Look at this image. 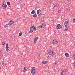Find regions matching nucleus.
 Returning <instances> with one entry per match:
<instances>
[{
	"instance_id": "obj_1",
	"label": "nucleus",
	"mask_w": 75,
	"mask_h": 75,
	"mask_svg": "<svg viewBox=\"0 0 75 75\" xmlns=\"http://www.w3.org/2000/svg\"><path fill=\"white\" fill-rule=\"evenodd\" d=\"M64 25L65 26V27L67 28H69V22L68 21H65L64 23Z\"/></svg>"
},
{
	"instance_id": "obj_2",
	"label": "nucleus",
	"mask_w": 75,
	"mask_h": 75,
	"mask_svg": "<svg viewBox=\"0 0 75 75\" xmlns=\"http://www.w3.org/2000/svg\"><path fill=\"white\" fill-rule=\"evenodd\" d=\"M31 73L32 74V75H36V72L34 67H33V68L32 69Z\"/></svg>"
},
{
	"instance_id": "obj_3",
	"label": "nucleus",
	"mask_w": 75,
	"mask_h": 75,
	"mask_svg": "<svg viewBox=\"0 0 75 75\" xmlns=\"http://www.w3.org/2000/svg\"><path fill=\"white\" fill-rule=\"evenodd\" d=\"M62 27V26L60 24H58L57 25L56 28L57 29H61Z\"/></svg>"
},
{
	"instance_id": "obj_4",
	"label": "nucleus",
	"mask_w": 75,
	"mask_h": 75,
	"mask_svg": "<svg viewBox=\"0 0 75 75\" xmlns=\"http://www.w3.org/2000/svg\"><path fill=\"white\" fill-rule=\"evenodd\" d=\"M37 12L38 13V17L40 16H41V9L38 10Z\"/></svg>"
},
{
	"instance_id": "obj_5",
	"label": "nucleus",
	"mask_w": 75,
	"mask_h": 75,
	"mask_svg": "<svg viewBox=\"0 0 75 75\" xmlns=\"http://www.w3.org/2000/svg\"><path fill=\"white\" fill-rule=\"evenodd\" d=\"M14 24V21L11 20L10 21L9 23H8V25H11L12 24Z\"/></svg>"
},
{
	"instance_id": "obj_6",
	"label": "nucleus",
	"mask_w": 75,
	"mask_h": 75,
	"mask_svg": "<svg viewBox=\"0 0 75 75\" xmlns=\"http://www.w3.org/2000/svg\"><path fill=\"white\" fill-rule=\"evenodd\" d=\"M2 7L3 8H4V9H5L6 8H7V5L6 4H4L2 5Z\"/></svg>"
},
{
	"instance_id": "obj_7",
	"label": "nucleus",
	"mask_w": 75,
	"mask_h": 75,
	"mask_svg": "<svg viewBox=\"0 0 75 75\" xmlns=\"http://www.w3.org/2000/svg\"><path fill=\"white\" fill-rule=\"evenodd\" d=\"M33 31H34V28H30V30L29 32V33H32Z\"/></svg>"
},
{
	"instance_id": "obj_8",
	"label": "nucleus",
	"mask_w": 75,
	"mask_h": 75,
	"mask_svg": "<svg viewBox=\"0 0 75 75\" xmlns=\"http://www.w3.org/2000/svg\"><path fill=\"white\" fill-rule=\"evenodd\" d=\"M68 69H63L62 72H67Z\"/></svg>"
},
{
	"instance_id": "obj_9",
	"label": "nucleus",
	"mask_w": 75,
	"mask_h": 75,
	"mask_svg": "<svg viewBox=\"0 0 75 75\" xmlns=\"http://www.w3.org/2000/svg\"><path fill=\"white\" fill-rule=\"evenodd\" d=\"M53 43L54 44H57L58 43V41H57V40H54L53 41Z\"/></svg>"
},
{
	"instance_id": "obj_10",
	"label": "nucleus",
	"mask_w": 75,
	"mask_h": 75,
	"mask_svg": "<svg viewBox=\"0 0 75 75\" xmlns=\"http://www.w3.org/2000/svg\"><path fill=\"white\" fill-rule=\"evenodd\" d=\"M6 51H7V52H8V51H10V48L9 47H6Z\"/></svg>"
},
{
	"instance_id": "obj_11",
	"label": "nucleus",
	"mask_w": 75,
	"mask_h": 75,
	"mask_svg": "<svg viewBox=\"0 0 75 75\" xmlns=\"http://www.w3.org/2000/svg\"><path fill=\"white\" fill-rule=\"evenodd\" d=\"M49 54L50 55H53V54H54V52L53 51H50V52H49Z\"/></svg>"
},
{
	"instance_id": "obj_12",
	"label": "nucleus",
	"mask_w": 75,
	"mask_h": 75,
	"mask_svg": "<svg viewBox=\"0 0 75 75\" xmlns=\"http://www.w3.org/2000/svg\"><path fill=\"white\" fill-rule=\"evenodd\" d=\"M38 37H36L35 39H34V42H37V41L38 40Z\"/></svg>"
},
{
	"instance_id": "obj_13",
	"label": "nucleus",
	"mask_w": 75,
	"mask_h": 75,
	"mask_svg": "<svg viewBox=\"0 0 75 75\" xmlns=\"http://www.w3.org/2000/svg\"><path fill=\"white\" fill-rule=\"evenodd\" d=\"M65 55L67 57H69V54L68 53H65Z\"/></svg>"
},
{
	"instance_id": "obj_14",
	"label": "nucleus",
	"mask_w": 75,
	"mask_h": 75,
	"mask_svg": "<svg viewBox=\"0 0 75 75\" xmlns=\"http://www.w3.org/2000/svg\"><path fill=\"white\" fill-rule=\"evenodd\" d=\"M37 14H36V13H34V14L33 15V17H37Z\"/></svg>"
},
{
	"instance_id": "obj_15",
	"label": "nucleus",
	"mask_w": 75,
	"mask_h": 75,
	"mask_svg": "<svg viewBox=\"0 0 75 75\" xmlns=\"http://www.w3.org/2000/svg\"><path fill=\"white\" fill-rule=\"evenodd\" d=\"M35 10H33L31 12V13L32 14H34V13H35Z\"/></svg>"
},
{
	"instance_id": "obj_16",
	"label": "nucleus",
	"mask_w": 75,
	"mask_h": 75,
	"mask_svg": "<svg viewBox=\"0 0 75 75\" xmlns=\"http://www.w3.org/2000/svg\"><path fill=\"white\" fill-rule=\"evenodd\" d=\"M73 58H74V60L75 61V53H74L72 56Z\"/></svg>"
},
{
	"instance_id": "obj_17",
	"label": "nucleus",
	"mask_w": 75,
	"mask_h": 75,
	"mask_svg": "<svg viewBox=\"0 0 75 75\" xmlns=\"http://www.w3.org/2000/svg\"><path fill=\"white\" fill-rule=\"evenodd\" d=\"M27 71V69L25 67H24V68L23 71L24 72H26V71Z\"/></svg>"
},
{
	"instance_id": "obj_18",
	"label": "nucleus",
	"mask_w": 75,
	"mask_h": 75,
	"mask_svg": "<svg viewBox=\"0 0 75 75\" xmlns=\"http://www.w3.org/2000/svg\"><path fill=\"white\" fill-rule=\"evenodd\" d=\"M43 64H47V62H48V61H43Z\"/></svg>"
},
{
	"instance_id": "obj_19",
	"label": "nucleus",
	"mask_w": 75,
	"mask_h": 75,
	"mask_svg": "<svg viewBox=\"0 0 75 75\" xmlns=\"http://www.w3.org/2000/svg\"><path fill=\"white\" fill-rule=\"evenodd\" d=\"M7 4L8 5V6H10V3L8 2H7Z\"/></svg>"
},
{
	"instance_id": "obj_20",
	"label": "nucleus",
	"mask_w": 75,
	"mask_h": 75,
	"mask_svg": "<svg viewBox=\"0 0 75 75\" xmlns=\"http://www.w3.org/2000/svg\"><path fill=\"white\" fill-rule=\"evenodd\" d=\"M64 73H63V72H61L60 73V75H64Z\"/></svg>"
},
{
	"instance_id": "obj_21",
	"label": "nucleus",
	"mask_w": 75,
	"mask_h": 75,
	"mask_svg": "<svg viewBox=\"0 0 75 75\" xmlns=\"http://www.w3.org/2000/svg\"><path fill=\"white\" fill-rule=\"evenodd\" d=\"M22 34H23V33H19V36H21L22 35Z\"/></svg>"
},
{
	"instance_id": "obj_22",
	"label": "nucleus",
	"mask_w": 75,
	"mask_h": 75,
	"mask_svg": "<svg viewBox=\"0 0 75 75\" xmlns=\"http://www.w3.org/2000/svg\"><path fill=\"white\" fill-rule=\"evenodd\" d=\"M4 44H5V42H3L2 43V45H4Z\"/></svg>"
},
{
	"instance_id": "obj_23",
	"label": "nucleus",
	"mask_w": 75,
	"mask_h": 75,
	"mask_svg": "<svg viewBox=\"0 0 75 75\" xmlns=\"http://www.w3.org/2000/svg\"><path fill=\"white\" fill-rule=\"evenodd\" d=\"M2 64H5L6 63V62H4V61H3L2 62Z\"/></svg>"
},
{
	"instance_id": "obj_24",
	"label": "nucleus",
	"mask_w": 75,
	"mask_h": 75,
	"mask_svg": "<svg viewBox=\"0 0 75 75\" xmlns=\"http://www.w3.org/2000/svg\"><path fill=\"white\" fill-rule=\"evenodd\" d=\"M8 44L7 43L6 45V48H7V47H8Z\"/></svg>"
},
{
	"instance_id": "obj_25",
	"label": "nucleus",
	"mask_w": 75,
	"mask_h": 75,
	"mask_svg": "<svg viewBox=\"0 0 75 75\" xmlns=\"http://www.w3.org/2000/svg\"><path fill=\"white\" fill-rule=\"evenodd\" d=\"M73 23H75V18L73 20Z\"/></svg>"
},
{
	"instance_id": "obj_26",
	"label": "nucleus",
	"mask_w": 75,
	"mask_h": 75,
	"mask_svg": "<svg viewBox=\"0 0 75 75\" xmlns=\"http://www.w3.org/2000/svg\"><path fill=\"white\" fill-rule=\"evenodd\" d=\"M35 28V27H34V25L32 26L31 27V28Z\"/></svg>"
},
{
	"instance_id": "obj_27",
	"label": "nucleus",
	"mask_w": 75,
	"mask_h": 75,
	"mask_svg": "<svg viewBox=\"0 0 75 75\" xmlns=\"http://www.w3.org/2000/svg\"><path fill=\"white\" fill-rule=\"evenodd\" d=\"M41 25V28H44V26H43V25Z\"/></svg>"
},
{
	"instance_id": "obj_28",
	"label": "nucleus",
	"mask_w": 75,
	"mask_h": 75,
	"mask_svg": "<svg viewBox=\"0 0 75 75\" xmlns=\"http://www.w3.org/2000/svg\"><path fill=\"white\" fill-rule=\"evenodd\" d=\"M41 25L38 26V28H41Z\"/></svg>"
},
{
	"instance_id": "obj_29",
	"label": "nucleus",
	"mask_w": 75,
	"mask_h": 75,
	"mask_svg": "<svg viewBox=\"0 0 75 75\" xmlns=\"http://www.w3.org/2000/svg\"><path fill=\"white\" fill-rule=\"evenodd\" d=\"M34 30H35V31H36V30H37V29H36V28H35V27L34 28Z\"/></svg>"
},
{
	"instance_id": "obj_30",
	"label": "nucleus",
	"mask_w": 75,
	"mask_h": 75,
	"mask_svg": "<svg viewBox=\"0 0 75 75\" xmlns=\"http://www.w3.org/2000/svg\"><path fill=\"white\" fill-rule=\"evenodd\" d=\"M56 6H59V4H58V3H57L56 4Z\"/></svg>"
},
{
	"instance_id": "obj_31",
	"label": "nucleus",
	"mask_w": 75,
	"mask_h": 75,
	"mask_svg": "<svg viewBox=\"0 0 75 75\" xmlns=\"http://www.w3.org/2000/svg\"><path fill=\"white\" fill-rule=\"evenodd\" d=\"M61 10H59L58 11V13H61Z\"/></svg>"
},
{
	"instance_id": "obj_32",
	"label": "nucleus",
	"mask_w": 75,
	"mask_h": 75,
	"mask_svg": "<svg viewBox=\"0 0 75 75\" xmlns=\"http://www.w3.org/2000/svg\"><path fill=\"white\" fill-rule=\"evenodd\" d=\"M64 31H68V30L67 29H65L64 30Z\"/></svg>"
},
{
	"instance_id": "obj_33",
	"label": "nucleus",
	"mask_w": 75,
	"mask_h": 75,
	"mask_svg": "<svg viewBox=\"0 0 75 75\" xmlns=\"http://www.w3.org/2000/svg\"><path fill=\"white\" fill-rule=\"evenodd\" d=\"M7 27H8V25H5V27L6 28Z\"/></svg>"
},
{
	"instance_id": "obj_34",
	"label": "nucleus",
	"mask_w": 75,
	"mask_h": 75,
	"mask_svg": "<svg viewBox=\"0 0 75 75\" xmlns=\"http://www.w3.org/2000/svg\"><path fill=\"white\" fill-rule=\"evenodd\" d=\"M68 2H69V1H71V0H67Z\"/></svg>"
},
{
	"instance_id": "obj_35",
	"label": "nucleus",
	"mask_w": 75,
	"mask_h": 75,
	"mask_svg": "<svg viewBox=\"0 0 75 75\" xmlns=\"http://www.w3.org/2000/svg\"><path fill=\"white\" fill-rule=\"evenodd\" d=\"M49 4H50V3H51L50 2H49L48 3Z\"/></svg>"
},
{
	"instance_id": "obj_36",
	"label": "nucleus",
	"mask_w": 75,
	"mask_h": 75,
	"mask_svg": "<svg viewBox=\"0 0 75 75\" xmlns=\"http://www.w3.org/2000/svg\"><path fill=\"white\" fill-rule=\"evenodd\" d=\"M2 53L1 51H0V54H1Z\"/></svg>"
},
{
	"instance_id": "obj_37",
	"label": "nucleus",
	"mask_w": 75,
	"mask_h": 75,
	"mask_svg": "<svg viewBox=\"0 0 75 75\" xmlns=\"http://www.w3.org/2000/svg\"><path fill=\"white\" fill-rule=\"evenodd\" d=\"M54 65H57V63H54Z\"/></svg>"
},
{
	"instance_id": "obj_38",
	"label": "nucleus",
	"mask_w": 75,
	"mask_h": 75,
	"mask_svg": "<svg viewBox=\"0 0 75 75\" xmlns=\"http://www.w3.org/2000/svg\"><path fill=\"white\" fill-rule=\"evenodd\" d=\"M7 15H8V13H7Z\"/></svg>"
},
{
	"instance_id": "obj_39",
	"label": "nucleus",
	"mask_w": 75,
	"mask_h": 75,
	"mask_svg": "<svg viewBox=\"0 0 75 75\" xmlns=\"http://www.w3.org/2000/svg\"><path fill=\"white\" fill-rule=\"evenodd\" d=\"M66 10H68V8H66Z\"/></svg>"
},
{
	"instance_id": "obj_40",
	"label": "nucleus",
	"mask_w": 75,
	"mask_h": 75,
	"mask_svg": "<svg viewBox=\"0 0 75 75\" xmlns=\"http://www.w3.org/2000/svg\"><path fill=\"white\" fill-rule=\"evenodd\" d=\"M1 69V67H0V69Z\"/></svg>"
},
{
	"instance_id": "obj_41",
	"label": "nucleus",
	"mask_w": 75,
	"mask_h": 75,
	"mask_svg": "<svg viewBox=\"0 0 75 75\" xmlns=\"http://www.w3.org/2000/svg\"><path fill=\"white\" fill-rule=\"evenodd\" d=\"M1 40L0 39V40Z\"/></svg>"
}]
</instances>
